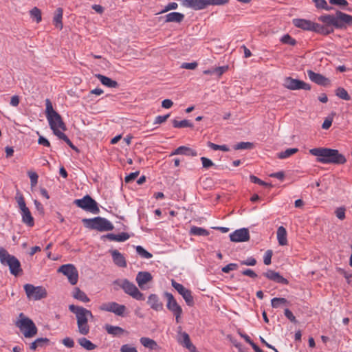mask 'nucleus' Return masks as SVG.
<instances>
[{
    "instance_id": "a211bd4d",
    "label": "nucleus",
    "mask_w": 352,
    "mask_h": 352,
    "mask_svg": "<svg viewBox=\"0 0 352 352\" xmlns=\"http://www.w3.org/2000/svg\"><path fill=\"white\" fill-rule=\"evenodd\" d=\"M182 5L195 10L204 9L208 6L207 0H184Z\"/></svg>"
},
{
    "instance_id": "a19ab883",
    "label": "nucleus",
    "mask_w": 352,
    "mask_h": 352,
    "mask_svg": "<svg viewBox=\"0 0 352 352\" xmlns=\"http://www.w3.org/2000/svg\"><path fill=\"white\" fill-rule=\"evenodd\" d=\"M30 14L31 17L36 20V23L41 21V12L38 8L34 7L32 8L30 12Z\"/></svg>"
},
{
    "instance_id": "e2e57ef3",
    "label": "nucleus",
    "mask_w": 352,
    "mask_h": 352,
    "mask_svg": "<svg viewBox=\"0 0 352 352\" xmlns=\"http://www.w3.org/2000/svg\"><path fill=\"white\" fill-rule=\"evenodd\" d=\"M197 67L196 62L193 63H184L182 64L181 67L186 69H195Z\"/></svg>"
},
{
    "instance_id": "0e129e2a",
    "label": "nucleus",
    "mask_w": 352,
    "mask_h": 352,
    "mask_svg": "<svg viewBox=\"0 0 352 352\" xmlns=\"http://www.w3.org/2000/svg\"><path fill=\"white\" fill-rule=\"evenodd\" d=\"M256 264V261L253 257H249L245 261H241V265H248V266H254Z\"/></svg>"
},
{
    "instance_id": "393cba45",
    "label": "nucleus",
    "mask_w": 352,
    "mask_h": 352,
    "mask_svg": "<svg viewBox=\"0 0 352 352\" xmlns=\"http://www.w3.org/2000/svg\"><path fill=\"white\" fill-rule=\"evenodd\" d=\"M113 263L118 267H125L126 262L124 256L118 250H114L111 252Z\"/></svg>"
},
{
    "instance_id": "cd10ccee",
    "label": "nucleus",
    "mask_w": 352,
    "mask_h": 352,
    "mask_svg": "<svg viewBox=\"0 0 352 352\" xmlns=\"http://www.w3.org/2000/svg\"><path fill=\"white\" fill-rule=\"evenodd\" d=\"M277 239L280 245L287 244V231L283 226L278 227L277 230Z\"/></svg>"
},
{
    "instance_id": "a878e982",
    "label": "nucleus",
    "mask_w": 352,
    "mask_h": 352,
    "mask_svg": "<svg viewBox=\"0 0 352 352\" xmlns=\"http://www.w3.org/2000/svg\"><path fill=\"white\" fill-rule=\"evenodd\" d=\"M95 76L100 81V82L103 85H104L107 87L116 88L118 86V84L116 80H113L109 77H107L105 76H103V75L99 74H96Z\"/></svg>"
},
{
    "instance_id": "09e8293b",
    "label": "nucleus",
    "mask_w": 352,
    "mask_h": 352,
    "mask_svg": "<svg viewBox=\"0 0 352 352\" xmlns=\"http://www.w3.org/2000/svg\"><path fill=\"white\" fill-rule=\"evenodd\" d=\"M177 7H178V4L177 3H175V2L170 3L167 4L159 14L165 13V12H167L172 10H176L177 8Z\"/></svg>"
},
{
    "instance_id": "72a5a7b5",
    "label": "nucleus",
    "mask_w": 352,
    "mask_h": 352,
    "mask_svg": "<svg viewBox=\"0 0 352 352\" xmlns=\"http://www.w3.org/2000/svg\"><path fill=\"white\" fill-rule=\"evenodd\" d=\"M78 342L82 347L88 351L94 350L97 347L95 344L92 343L90 340L85 338H79L78 340Z\"/></svg>"
},
{
    "instance_id": "412c9836",
    "label": "nucleus",
    "mask_w": 352,
    "mask_h": 352,
    "mask_svg": "<svg viewBox=\"0 0 352 352\" xmlns=\"http://www.w3.org/2000/svg\"><path fill=\"white\" fill-rule=\"evenodd\" d=\"M263 275L268 279L273 280L278 283H282L284 285L288 284V280L283 277L278 272L269 270L266 272L263 273Z\"/></svg>"
},
{
    "instance_id": "c756f323",
    "label": "nucleus",
    "mask_w": 352,
    "mask_h": 352,
    "mask_svg": "<svg viewBox=\"0 0 352 352\" xmlns=\"http://www.w3.org/2000/svg\"><path fill=\"white\" fill-rule=\"evenodd\" d=\"M106 237L110 241L122 242L126 241L129 238V235L126 232H122L118 234L110 233L107 234Z\"/></svg>"
},
{
    "instance_id": "2eb2a0df",
    "label": "nucleus",
    "mask_w": 352,
    "mask_h": 352,
    "mask_svg": "<svg viewBox=\"0 0 352 352\" xmlns=\"http://www.w3.org/2000/svg\"><path fill=\"white\" fill-rule=\"evenodd\" d=\"M172 286L178 292V293L183 297L186 304L192 306L194 304L193 297L191 292L184 287L182 284L177 283L175 280H171Z\"/></svg>"
},
{
    "instance_id": "473e14b6",
    "label": "nucleus",
    "mask_w": 352,
    "mask_h": 352,
    "mask_svg": "<svg viewBox=\"0 0 352 352\" xmlns=\"http://www.w3.org/2000/svg\"><path fill=\"white\" fill-rule=\"evenodd\" d=\"M104 328L109 334L114 336H120L124 332V329L118 326L106 324Z\"/></svg>"
},
{
    "instance_id": "0eeeda50",
    "label": "nucleus",
    "mask_w": 352,
    "mask_h": 352,
    "mask_svg": "<svg viewBox=\"0 0 352 352\" xmlns=\"http://www.w3.org/2000/svg\"><path fill=\"white\" fill-rule=\"evenodd\" d=\"M25 338H32L37 333V328L33 321L25 317L23 313L19 314V319L16 322Z\"/></svg>"
},
{
    "instance_id": "37998d69",
    "label": "nucleus",
    "mask_w": 352,
    "mask_h": 352,
    "mask_svg": "<svg viewBox=\"0 0 352 352\" xmlns=\"http://www.w3.org/2000/svg\"><path fill=\"white\" fill-rule=\"evenodd\" d=\"M136 251L138 254L144 258H151L152 257V254L144 250L142 246L138 245L136 247Z\"/></svg>"
},
{
    "instance_id": "c85d7f7f",
    "label": "nucleus",
    "mask_w": 352,
    "mask_h": 352,
    "mask_svg": "<svg viewBox=\"0 0 352 352\" xmlns=\"http://www.w3.org/2000/svg\"><path fill=\"white\" fill-rule=\"evenodd\" d=\"M72 296L83 302H87L90 301V299L87 296V294L82 290H80L79 288L76 287L74 289Z\"/></svg>"
},
{
    "instance_id": "f3484780",
    "label": "nucleus",
    "mask_w": 352,
    "mask_h": 352,
    "mask_svg": "<svg viewBox=\"0 0 352 352\" xmlns=\"http://www.w3.org/2000/svg\"><path fill=\"white\" fill-rule=\"evenodd\" d=\"M307 75L312 82L319 85L327 86L330 85V80L320 74L315 73L311 70H308Z\"/></svg>"
},
{
    "instance_id": "aec40b11",
    "label": "nucleus",
    "mask_w": 352,
    "mask_h": 352,
    "mask_svg": "<svg viewBox=\"0 0 352 352\" xmlns=\"http://www.w3.org/2000/svg\"><path fill=\"white\" fill-rule=\"evenodd\" d=\"M153 279L151 274L148 272H140L136 276L135 280L141 289H144V285Z\"/></svg>"
},
{
    "instance_id": "052dcab7",
    "label": "nucleus",
    "mask_w": 352,
    "mask_h": 352,
    "mask_svg": "<svg viewBox=\"0 0 352 352\" xmlns=\"http://www.w3.org/2000/svg\"><path fill=\"white\" fill-rule=\"evenodd\" d=\"M54 135H56L59 139L65 141L68 138L67 136L60 129H56L55 131H53Z\"/></svg>"
},
{
    "instance_id": "7c9ffc66",
    "label": "nucleus",
    "mask_w": 352,
    "mask_h": 352,
    "mask_svg": "<svg viewBox=\"0 0 352 352\" xmlns=\"http://www.w3.org/2000/svg\"><path fill=\"white\" fill-rule=\"evenodd\" d=\"M22 216V221L28 225V226H33L34 224V219L31 214V212L28 209L21 212Z\"/></svg>"
},
{
    "instance_id": "603ef678",
    "label": "nucleus",
    "mask_w": 352,
    "mask_h": 352,
    "mask_svg": "<svg viewBox=\"0 0 352 352\" xmlns=\"http://www.w3.org/2000/svg\"><path fill=\"white\" fill-rule=\"evenodd\" d=\"M28 175L30 179L31 186L34 187L38 182V176L35 172H28Z\"/></svg>"
},
{
    "instance_id": "338daca9",
    "label": "nucleus",
    "mask_w": 352,
    "mask_h": 352,
    "mask_svg": "<svg viewBox=\"0 0 352 352\" xmlns=\"http://www.w3.org/2000/svg\"><path fill=\"white\" fill-rule=\"evenodd\" d=\"M285 316L292 322H294V323H296L297 322V320L296 319V317L294 316V314H292V312L288 309H286L285 310Z\"/></svg>"
},
{
    "instance_id": "c9c22d12",
    "label": "nucleus",
    "mask_w": 352,
    "mask_h": 352,
    "mask_svg": "<svg viewBox=\"0 0 352 352\" xmlns=\"http://www.w3.org/2000/svg\"><path fill=\"white\" fill-rule=\"evenodd\" d=\"M15 199L18 204V206H19V208L21 212L28 209V208L26 206L23 196L21 192H16Z\"/></svg>"
},
{
    "instance_id": "13d9d810",
    "label": "nucleus",
    "mask_w": 352,
    "mask_h": 352,
    "mask_svg": "<svg viewBox=\"0 0 352 352\" xmlns=\"http://www.w3.org/2000/svg\"><path fill=\"white\" fill-rule=\"evenodd\" d=\"M62 343L67 348H72L74 346V341L69 337H66L62 340Z\"/></svg>"
},
{
    "instance_id": "4468645a",
    "label": "nucleus",
    "mask_w": 352,
    "mask_h": 352,
    "mask_svg": "<svg viewBox=\"0 0 352 352\" xmlns=\"http://www.w3.org/2000/svg\"><path fill=\"white\" fill-rule=\"evenodd\" d=\"M283 85L285 87L290 90H309L311 89V85L309 84L291 77H287L285 78Z\"/></svg>"
},
{
    "instance_id": "5fc2aeb1",
    "label": "nucleus",
    "mask_w": 352,
    "mask_h": 352,
    "mask_svg": "<svg viewBox=\"0 0 352 352\" xmlns=\"http://www.w3.org/2000/svg\"><path fill=\"white\" fill-rule=\"evenodd\" d=\"M228 69V66L219 67L213 69L214 75L220 77Z\"/></svg>"
},
{
    "instance_id": "6ab92c4d",
    "label": "nucleus",
    "mask_w": 352,
    "mask_h": 352,
    "mask_svg": "<svg viewBox=\"0 0 352 352\" xmlns=\"http://www.w3.org/2000/svg\"><path fill=\"white\" fill-rule=\"evenodd\" d=\"M293 24L299 28L304 30L314 31V27H318L316 23H313L309 20L302 19H293Z\"/></svg>"
},
{
    "instance_id": "f8f14e48",
    "label": "nucleus",
    "mask_w": 352,
    "mask_h": 352,
    "mask_svg": "<svg viewBox=\"0 0 352 352\" xmlns=\"http://www.w3.org/2000/svg\"><path fill=\"white\" fill-rule=\"evenodd\" d=\"M57 272L67 276L69 282L72 285L77 283L78 280V272L73 264L62 265L59 267Z\"/></svg>"
},
{
    "instance_id": "58836bf2",
    "label": "nucleus",
    "mask_w": 352,
    "mask_h": 352,
    "mask_svg": "<svg viewBox=\"0 0 352 352\" xmlns=\"http://www.w3.org/2000/svg\"><path fill=\"white\" fill-rule=\"evenodd\" d=\"M298 149L296 148H287L285 151L279 153L278 154V157L280 159H285V158L289 157V156L295 154L296 153L298 152Z\"/></svg>"
},
{
    "instance_id": "f704fd0d",
    "label": "nucleus",
    "mask_w": 352,
    "mask_h": 352,
    "mask_svg": "<svg viewBox=\"0 0 352 352\" xmlns=\"http://www.w3.org/2000/svg\"><path fill=\"white\" fill-rule=\"evenodd\" d=\"M189 233L190 235L194 236H208L209 234V232L207 230L197 226H192Z\"/></svg>"
},
{
    "instance_id": "9b49d317",
    "label": "nucleus",
    "mask_w": 352,
    "mask_h": 352,
    "mask_svg": "<svg viewBox=\"0 0 352 352\" xmlns=\"http://www.w3.org/2000/svg\"><path fill=\"white\" fill-rule=\"evenodd\" d=\"M164 295L167 299V309L175 316L176 322L179 323L181 322L182 315V309L181 306L177 303L173 294L166 292Z\"/></svg>"
},
{
    "instance_id": "e433bc0d",
    "label": "nucleus",
    "mask_w": 352,
    "mask_h": 352,
    "mask_svg": "<svg viewBox=\"0 0 352 352\" xmlns=\"http://www.w3.org/2000/svg\"><path fill=\"white\" fill-rule=\"evenodd\" d=\"M173 125L175 128H184V127H192L193 126V124L187 120H183L182 121L173 120Z\"/></svg>"
},
{
    "instance_id": "4d7b16f0",
    "label": "nucleus",
    "mask_w": 352,
    "mask_h": 352,
    "mask_svg": "<svg viewBox=\"0 0 352 352\" xmlns=\"http://www.w3.org/2000/svg\"><path fill=\"white\" fill-rule=\"evenodd\" d=\"M238 268V265L236 263H230L222 268V272L224 273H229L230 271L236 270Z\"/></svg>"
},
{
    "instance_id": "7ed1b4c3",
    "label": "nucleus",
    "mask_w": 352,
    "mask_h": 352,
    "mask_svg": "<svg viewBox=\"0 0 352 352\" xmlns=\"http://www.w3.org/2000/svg\"><path fill=\"white\" fill-rule=\"evenodd\" d=\"M45 102V116L49 122L50 129L55 131L56 129H60L62 131H66L67 128L63 121L61 116L54 109L52 103L50 99L47 98Z\"/></svg>"
},
{
    "instance_id": "69168bd1",
    "label": "nucleus",
    "mask_w": 352,
    "mask_h": 352,
    "mask_svg": "<svg viewBox=\"0 0 352 352\" xmlns=\"http://www.w3.org/2000/svg\"><path fill=\"white\" fill-rule=\"evenodd\" d=\"M170 115L166 114L165 116H158L155 118L154 124H162L167 120Z\"/></svg>"
},
{
    "instance_id": "bb28decb",
    "label": "nucleus",
    "mask_w": 352,
    "mask_h": 352,
    "mask_svg": "<svg viewBox=\"0 0 352 352\" xmlns=\"http://www.w3.org/2000/svg\"><path fill=\"white\" fill-rule=\"evenodd\" d=\"M63 9L61 8H58L55 11L54 16L53 17L54 25L59 30L63 29Z\"/></svg>"
},
{
    "instance_id": "ea45409f",
    "label": "nucleus",
    "mask_w": 352,
    "mask_h": 352,
    "mask_svg": "<svg viewBox=\"0 0 352 352\" xmlns=\"http://www.w3.org/2000/svg\"><path fill=\"white\" fill-rule=\"evenodd\" d=\"M271 304L273 308H278L281 305L287 304V300L284 298H274L271 300Z\"/></svg>"
},
{
    "instance_id": "9d476101",
    "label": "nucleus",
    "mask_w": 352,
    "mask_h": 352,
    "mask_svg": "<svg viewBox=\"0 0 352 352\" xmlns=\"http://www.w3.org/2000/svg\"><path fill=\"white\" fill-rule=\"evenodd\" d=\"M23 287L30 300H38L47 296V291L42 286L36 287L32 284H25Z\"/></svg>"
},
{
    "instance_id": "8fccbe9b",
    "label": "nucleus",
    "mask_w": 352,
    "mask_h": 352,
    "mask_svg": "<svg viewBox=\"0 0 352 352\" xmlns=\"http://www.w3.org/2000/svg\"><path fill=\"white\" fill-rule=\"evenodd\" d=\"M315 3L316 6L318 8L324 9L326 10H329V7L327 6V3L326 0H313Z\"/></svg>"
},
{
    "instance_id": "dca6fc26",
    "label": "nucleus",
    "mask_w": 352,
    "mask_h": 352,
    "mask_svg": "<svg viewBox=\"0 0 352 352\" xmlns=\"http://www.w3.org/2000/svg\"><path fill=\"white\" fill-rule=\"evenodd\" d=\"M230 239L233 242H245L250 239L249 231L246 228L235 230L230 234Z\"/></svg>"
},
{
    "instance_id": "de8ad7c7",
    "label": "nucleus",
    "mask_w": 352,
    "mask_h": 352,
    "mask_svg": "<svg viewBox=\"0 0 352 352\" xmlns=\"http://www.w3.org/2000/svg\"><path fill=\"white\" fill-rule=\"evenodd\" d=\"M250 181L252 183H254V184H258L259 185H261V186H267V187H271L272 186V184L266 183V182L262 181L261 179H260L259 178H258L257 177H256L254 175H251L250 177Z\"/></svg>"
},
{
    "instance_id": "680f3d73",
    "label": "nucleus",
    "mask_w": 352,
    "mask_h": 352,
    "mask_svg": "<svg viewBox=\"0 0 352 352\" xmlns=\"http://www.w3.org/2000/svg\"><path fill=\"white\" fill-rule=\"evenodd\" d=\"M228 0H207L208 6H221L226 4Z\"/></svg>"
},
{
    "instance_id": "3c124183",
    "label": "nucleus",
    "mask_w": 352,
    "mask_h": 352,
    "mask_svg": "<svg viewBox=\"0 0 352 352\" xmlns=\"http://www.w3.org/2000/svg\"><path fill=\"white\" fill-rule=\"evenodd\" d=\"M272 255H273L272 250H269L266 251V252L265 253V255H264V258H263V262H264L265 265H269L270 264H271V260H272Z\"/></svg>"
},
{
    "instance_id": "39448f33",
    "label": "nucleus",
    "mask_w": 352,
    "mask_h": 352,
    "mask_svg": "<svg viewBox=\"0 0 352 352\" xmlns=\"http://www.w3.org/2000/svg\"><path fill=\"white\" fill-rule=\"evenodd\" d=\"M82 221L86 228L100 232L110 231L114 228L109 221L100 217L92 219H83Z\"/></svg>"
},
{
    "instance_id": "79ce46f5",
    "label": "nucleus",
    "mask_w": 352,
    "mask_h": 352,
    "mask_svg": "<svg viewBox=\"0 0 352 352\" xmlns=\"http://www.w3.org/2000/svg\"><path fill=\"white\" fill-rule=\"evenodd\" d=\"M336 94L340 98L345 100H349L351 99L350 96L347 91L342 87L338 88L336 91Z\"/></svg>"
},
{
    "instance_id": "f257e3e1",
    "label": "nucleus",
    "mask_w": 352,
    "mask_h": 352,
    "mask_svg": "<svg viewBox=\"0 0 352 352\" xmlns=\"http://www.w3.org/2000/svg\"><path fill=\"white\" fill-rule=\"evenodd\" d=\"M309 153L317 157V162L322 164H343L345 157L336 149L318 147L309 150Z\"/></svg>"
},
{
    "instance_id": "6e6d98bb",
    "label": "nucleus",
    "mask_w": 352,
    "mask_h": 352,
    "mask_svg": "<svg viewBox=\"0 0 352 352\" xmlns=\"http://www.w3.org/2000/svg\"><path fill=\"white\" fill-rule=\"evenodd\" d=\"M120 352H138L135 347L132 346L130 344H123L120 347Z\"/></svg>"
},
{
    "instance_id": "b1692460",
    "label": "nucleus",
    "mask_w": 352,
    "mask_h": 352,
    "mask_svg": "<svg viewBox=\"0 0 352 352\" xmlns=\"http://www.w3.org/2000/svg\"><path fill=\"white\" fill-rule=\"evenodd\" d=\"M175 155H184L186 156H197V153L196 151L185 146H181L176 148L173 152L171 153L170 155V156Z\"/></svg>"
},
{
    "instance_id": "c03bdc74",
    "label": "nucleus",
    "mask_w": 352,
    "mask_h": 352,
    "mask_svg": "<svg viewBox=\"0 0 352 352\" xmlns=\"http://www.w3.org/2000/svg\"><path fill=\"white\" fill-rule=\"evenodd\" d=\"M253 146L252 143L251 142H241L238 144H236L234 148L235 150H242V149H251Z\"/></svg>"
},
{
    "instance_id": "423d86ee",
    "label": "nucleus",
    "mask_w": 352,
    "mask_h": 352,
    "mask_svg": "<svg viewBox=\"0 0 352 352\" xmlns=\"http://www.w3.org/2000/svg\"><path fill=\"white\" fill-rule=\"evenodd\" d=\"M115 285L121 288L124 292L137 300H144L145 299L144 294L140 292L138 288L127 279H118L113 282Z\"/></svg>"
},
{
    "instance_id": "2f4dec72",
    "label": "nucleus",
    "mask_w": 352,
    "mask_h": 352,
    "mask_svg": "<svg viewBox=\"0 0 352 352\" xmlns=\"http://www.w3.org/2000/svg\"><path fill=\"white\" fill-rule=\"evenodd\" d=\"M140 341L144 347L149 349H157L158 348L157 342L149 338L142 337L140 338Z\"/></svg>"
},
{
    "instance_id": "1a4fd4ad",
    "label": "nucleus",
    "mask_w": 352,
    "mask_h": 352,
    "mask_svg": "<svg viewBox=\"0 0 352 352\" xmlns=\"http://www.w3.org/2000/svg\"><path fill=\"white\" fill-rule=\"evenodd\" d=\"M74 203L78 207L85 211L90 212L93 214H98L100 212L97 202L89 195H86L82 199H75Z\"/></svg>"
},
{
    "instance_id": "864d4df0",
    "label": "nucleus",
    "mask_w": 352,
    "mask_h": 352,
    "mask_svg": "<svg viewBox=\"0 0 352 352\" xmlns=\"http://www.w3.org/2000/svg\"><path fill=\"white\" fill-rule=\"evenodd\" d=\"M201 161L203 167L205 168H209L214 166V163L212 162V161L207 157H201Z\"/></svg>"
},
{
    "instance_id": "49530a36",
    "label": "nucleus",
    "mask_w": 352,
    "mask_h": 352,
    "mask_svg": "<svg viewBox=\"0 0 352 352\" xmlns=\"http://www.w3.org/2000/svg\"><path fill=\"white\" fill-rule=\"evenodd\" d=\"M280 41L285 44H289L290 45H295L296 41L295 39L292 38L289 34H285L281 38Z\"/></svg>"
},
{
    "instance_id": "ddd939ff",
    "label": "nucleus",
    "mask_w": 352,
    "mask_h": 352,
    "mask_svg": "<svg viewBox=\"0 0 352 352\" xmlns=\"http://www.w3.org/2000/svg\"><path fill=\"white\" fill-rule=\"evenodd\" d=\"M99 309L101 311L112 312L119 316H124L126 308L124 305H120L116 302H109L100 305Z\"/></svg>"
},
{
    "instance_id": "20e7f679",
    "label": "nucleus",
    "mask_w": 352,
    "mask_h": 352,
    "mask_svg": "<svg viewBox=\"0 0 352 352\" xmlns=\"http://www.w3.org/2000/svg\"><path fill=\"white\" fill-rule=\"evenodd\" d=\"M0 263L4 266H8L11 274L16 276L22 272L21 263L19 259L9 254L3 248H0Z\"/></svg>"
},
{
    "instance_id": "6e6552de",
    "label": "nucleus",
    "mask_w": 352,
    "mask_h": 352,
    "mask_svg": "<svg viewBox=\"0 0 352 352\" xmlns=\"http://www.w3.org/2000/svg\"><path fill=\"white\" fill-rule=\"evenodd\" d=\"M347 14L338 11L336 15L324 14L319 17V20L327 25H333L336 28H342L346 25Z\"/></svg>"
},
{
    "instance_id": "5701e85b",
    "label": "nucleus",
    "mask_w": 352,
    "mask_h": 352,
    "mask_svg": "<svg viewBox=\"0 0 352 352\" xmlns=\"http://www.w3.org/2000/svg\"><path fill=\"white\" fill-rule=\"evenodd\" d=\"M147 302L155 311H160L163 309V304L156 294H151L148 298Z\"/></svg>"
},
{
    "instance_id": "774afa93",
    "label": "nucleus",
    "mask_w": 352,
    "mask_h": 352,
    "mask_svg": "<svg viewBox=\"0 0 352 352\" xmlns=\"http://www.w3.org/2000/svg\"><path fill=\"white\" fill-rule=\"evenodd\" d=\"M139 175V172L136 171L134 173H130L129 175L126 176L124 181L126 183H129L132 181H133Z\"/></svg>"
},
{
    "instance_id": "4c0bfd02",
    "label": "nucleus",
    "mask_w": 352,
    "mask_h": 352,
    "mask_svg": "<svg viewBox=\"0 0 352 352\" xmlns=\"http://www.w3.org/2000/svg\"><path fill=\"white\" fill-rule=\"evenodd\" d=\"M318 27H314V31L322 34H329L333 32L332 28H329L328 26H323L318 23H316Z\"/></svg>"
},
{
    "instance_id": "f03ea898",
    "label": "nucleus",
    "mask_w": 352,
    "mask_h": 352,
    "mask_svg": "<svg viewBox=\"0 0 352 352\" xmlns=\"http://www.w3.org/2000/svg\"><path fill=\"white\" fill-rule=\"evenodd\" d=\"M69 309L76 315L78 332L83 336L87 335L89 332L88 318H93L92 313L82 307L74 305H70Z\"/></svg>"
},
{
    "instance_id": "4be33fe9",
    "label": "nucleus",
    "mask_w": 352,
    "mask_h": 352,
    "mask_svg": "<svg viewBox=\"0 0 352 352\" xmlns=\"http://www.w3.org/2000/svg\"><path fill=\"white\" fill-rule=\"evenodd\" d=\"M184 14L180 12H173L166 14L162 18L165 23H180L184 19Z\"/></svg>"
},
{
    "instance_id": "a18cd8bd",
    "label": "nucleus",
    "mask_w": 352,
    "mask_h": 352,
    "mask_svg": "<svg viewBox=\"0 0 352 352\" xmlns=\"http://www.w3.org/2000/svg\"><path fill=\"white\" fill-rule=\"evenodd\" d=\"M182 339H183V343L184 344V346L186 347L188 349H189L190 348H191L192 346H194L191 342H190V337L188 336V334L186 332H184L182 333Z\"/></svg>"
},
{
    "instance_id": "bf43d9fd",
    "label": "nucleus",
    "mask_w": 352,
    "mask_h": 352,
    "mask_svg": "<svg viewBox=\"0 0 352 352\" xmlns=\"http://www.w3.org/2000/svg\"><path fill=\"white\" fill-rule=\"evenodd\" d=\"M335 213L336 217L340 220H343L345 218V208H337Z\"/></svg>"
}]
</instances>
